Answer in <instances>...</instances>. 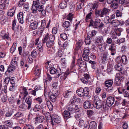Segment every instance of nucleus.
Wrapping results in <instances>:
<instances>
[{"label":"nucleus","instance_id":"1","mask_svg":"<svg viewBox=\"0 0 129 129\" xmlns=\"http://www.w3.org/2000/svg\"><path fill=\"white\" fill-rule=\"evenodd\" d=\"M55 36L52 35H49L48 33L44 35V38L42 40V42L45 43L46 42V45L47 47H51L54 43Z\"/></svg>","mask_w":129,"mask_h":129},{"label":"nucleus","instance_id":"2","mask_svg":"<svg viewBox=\"0 0 129 129\" xmlns=\"http://www.w3.org/2000/svg\"><path fill=\"white\" fill-rule=\"evenodd\" d=\"M77 64L78 65V70L81 72H83L86 69V65L85 62L83 61L82 58L80 57L77 60Z\"/></svg>","mask_w":129,"mask_h":129},{"label":"nucleus","instance_id":"3","mask_svg":"<svg viewBox=\"0 0 129 129\" xmlns=\"http://www.w3.org/2000/svg\"><path fill=\"white\" fill-rule=\"evenodd\" d=\"M95 103L94 106L96 109H99L102 108V110L103 112L106 111L107 110V107L106 104L103 105L102 102L100 101H94Z\"/></svg>","mask_w":129,"mask_h":129},{"label":"nucleus","instance_id":"4","mask_svg":"<svg viewBox=\"0 0 129 129\" xmlns=\"http://www.w3.org/2000/svg\"><path fill=\"white\" fill-rule=\"evenodd\" d=\"M40 4L39 0L37 1H34L32 6V12L33 13H36L37 12V10L42 8L43 5H39Z\"/></svg>","mask_w":129,"mask_h":129},{"label":"nucleus","instance_id":"5","mask_svg":"<svg viewBox=\"0 0 129 129\" xmlns=\"http://www.w3.org/2000/svg\"><path fill=\"white\" fill-rule=\"evenodd\" d=\"M83 53L82 56L84 60L88 61L89 60V57L88 55L89 54V50L88 47H85L83 49Z\"/></svg>","mask_w":129,"mask_h":129},{"label":"nucleus","instance_id":"6","mask_svg":"<svg viewBox=\"0 0 129 129\" xmlns=\"http://www.w3.org/2000/svg\"><path fill=\"white\" fill-rule=\"evenodd\" d=\"M0 36L3 39H5L7 41V42H10L11 41V39L9 36V34L5 33L4 31H2L0 34Z\"/></svg>","mask_w":129,"mask_h":129},{"label":"nucleus","instance_id":"7","mask_svg":"<svg viewBox=\"0 0 129 129\" xmlns=\"http://www.w3.org/2000/svg\"><path fill=\"white\" fill-rule=\"evenodd\" d=\"M115 99L112 96H109L106 100V104L109 107H111L114 103Z\"/></svg>","mask_w":129,"mask_h":129},{"label":"nucleus","instance_id":"8","mask_svg":"<svg viewBox=\"0 0 129 129\" xmlns=\"http://www.w3.org/2000/svg\"><path fill=\"white\" fill-rule=\"evenodd\" d=\"M5 123L6 125L0 126V129H9L7 126L11 127L13 124L12 122L10 120H7L5 122Z\"/></svg>","mask_w":129,"mask_h":129},{"label":"nucleus","instance_id":"9","mask_svg":"<svg viewBox=\"0 0 129 129\" xmlns=\"http://www.w3.org/2000/svg\"><path fill=\"white\" fill-rule=\"evenodd\" d=\"M116 45L113 44L110 46L109 49L112 55H114L116 53Z\"/></svg>","mask_w":129,"mask_h":129},{"label":"nucleus","instance_id":"10","mask_svg":"<svg viewBox=\"0 0 129 129\" xmlns=\"http://www.w3.org/2000/svg\"><path fill=\"white\" fill-rule=\"evenodd\" d=\"M51 119L52 120L51 121V122L52 125H54L52 120H53L55 123H59L61 121L60 117L57 115H55L54 116L52 119Z\"/></svg>","mask_w":129,"mask_h":129},{"label":"nucleus","instance_id":"11","mask_svg":"<svg viewBox=\"0 0 129 129\" xmlns=\"http://www.w3.org/2000/svg\"><path fill=\"white\" fill-rule=\"evenodd\" d=\"M70 115V113L67 111H64L63 113V116L64 119H66V121H69V119L70 121L72 120L71 116H69Z\"/></svg>","mask_w":129,"mask_h":129},{"label":"nucleus","instance_id":"12","mask_svg":"<svg viewBox=\"0 0 129 129\" xmlns=\"http://www.w3.org/2000/svg\"><path fill=\"white\" fill-rule=\"evenodd\" d=\"M25 103L27 105L28 109H30L31 107V104L32 103L31 97L30 96H29L25 100Z\"/></svg>","mask_w":129,"mask_h":129},{"label":"nucleus","instance_id":"13","mask_svg":"<svg viewBox=\"0 0 129 129\" xmlns=\"http://www.w3.org/2000/svg\"><path fill=\"white\" fill-rule=\"evenodd\" d=\"M49 98L53 102H54L56 100V98L55 95L51 92H49L48 94Z\"/></svg>","mask_w":129,"mask_h":129},{"label":"nucleus","instance_id":"14","mask_svg":"<svg viewBox=\"0 0 129 129\" xmlns=\"http://www.w3.org/2000/svg\"><path fill=\"white\" fill-rule=\"evenodd\" d=\"M38 23L36 21H34L30 24L29 28L31 30L36 29L38 27Z\"/></svg>","mask_w":129,"mask_h":129},{"label":"nucleus","instance_id":"15","mask_svg":"<svg viewBox=\"0 0 129 129\" xmlns=\"http://www.w3.org/2000/svg\"><path fill=\"white\" fill-rule=\"evenodd\" d=\"M98 51L100 52H102L104 51L106 47V46L105 44H101L98 45Z\"/></svg>","mask_w":129,"mask_h":129},{"label":"nucleus","instance_id":"16","mask_svg":"<svg viewBox=\"0 0 129 129\" xmlns=\"http://www.w3.org/2000/svg\"><path fill=\"white\" fill-rule=\"evenodd\" d=\"M110 11V9L108 8L104 7L101 11L100 14V17H102L105 15H106Z\"/></svg>","mask_w":129,"mask_h":129},{"label":"nucleus","instance_id":"17","mask_svg":"<svg viewBox=\"0 0 129 129\" xmlns=\"http://www.w3.org/2000/svg\"><path fill=\"white\" fill-rule=\"evenodd\" d=\"M91 106V103L89 101H85L83 104V107L84 108L86 109L91 108L92 107Z\"/></svg>","mask_w":129,"mask_h":129},{"label":"nucleus","instance_id":"18","mask_svg":"<svg viewBox=\"0 0 129 129\" xmlns=\"http://www.w3.org/2000/svg\"><path fill=\"white\" fill-rule=\"evenodd\" d=\"M120 23V22L119 20L116 19L114 20H112L110 22V24L112 26L116 27L118 26Z\"/></svg>","mask_w":129,"mask_h":129},{"label":"nucleus","instance_id":"19","mask_svg":"<svg viewBox=\"0 0 129 129\" xmlns=\"http://www.w3.org/2000/svg\"><path fill=\"white\" fill-rule=\"evenodd\" d=\"M23 13L22 12H20L17 15V18L19 23L22 24L23 23Z\"/></svg>","mask_w":129,"mask_h":129},{"label":"nucleus","instance_id":"20","mask_svg":"<svg viewBox=\"0 0 129 129\" xmlns=\"http://www.w3.org/2000/svg\"><path fill=\"white\" fill-rule=\"evenodd\" d=\"M115 69L118 71H120L122 70V63H119L115 65L114 66Z\"/></svg>","mask_w":129,"mask_h":129},{"label":"nucleus","instance_id":"21","mask_svg":"<svg viewBox=\"0 0 129 129\" xmlns=\"http://www.w3.org/2000/svg\"><path fill=\"white\" fill-rule=\"evenodd\" d=\"M16 8L13 7L10 9L7 13V15L10 17H12L14 15L15 13Z\"/></svg>","mask_w":129,"mask_h":129},{"label":"nucleus","instance_id":"22","mask_svg":"<svg viewBox=\"0 0 129 129\" xmlns=\"http://www.w3.org/2000/svg\"><path fill=\"white\" fill-rule=\"evenodd\" d=\"M97 124L94 121H92L89 123V127L91 129H95L97 127Z\"/></svg>","mask_w":129,"mask_h":129},{"label":"nucleus","instance_id":"23","mask_svg":"<svg viewBox=\"0 0 129 129\" xmlns=\"http://www.w3.org/2000/svg\"><path fill=\"white\" fill-rule=\"evenodd\" d=\"M37 122L40 123L42 122L45 120L44 117L42 116L36 117L35 118Z\"/></svg>","mask_w":129,"mask_h":129},{"label":"nucleus","instance_id":"24","mask_svg":"<svg viewBox=\"0 0 129 129\" xmlns=\"http://www.w3.org/2000/svg\"><path fill=\"white\" fill-rule=\"evenodd\" d=\"M17 58L16 57L13 58L12 59L11 64V65L14 66H17Z\"/></svg>","mask_w":129,"mask_h":129},{"label":"nucleus","instance_id":"25","mask_svg":"<svg viewBox=\"0 0 129 129\" xmlns=\"http://www.w3.org/2000/svg\"><path fill=\"white\" fill-rule=\"evenodd\" d=\"M60 66L62 68H64L66 67L67 63V61L65 58H62L60 60Z\"/></svg>","mask_w":129,"mask_h":129},{"label":"nucleus","instance_id":"26","mask_svg":"<svg viewBox=\"0 0 129 129\" xmlns=\"http://www.w3.org/2000/svg\"><path fill=\"white\" fill-rule=\"evenodd\" d=\"M113 83V81L112 80H109L105 81V85L106 87L111 86Z\"/></svg>","mask_w":129,"mask_h":129},{"label":"nucleus","instance_id":"27","mask_svg":"<svg viewBox=\"0 0 129 129\" xmlns=\"http://www.w3.org/2000/svg\"><path fill=\"white\" fill-rule=\"evenodd\" d=\"M67 4L66 1H62L59 5V7L61 9L65 8L67 6Z\"/></svg>","mask_w":129,"mask_h":129},{"label":"nucleus","instance_id":"28","mask_svg":"<svg viewBox=\"0 0 129 129\" xmlns=\"http://www.w3.org/2000/svg\"><path fill=\"white\" fill-rule=\"evenodd\" d=\"M84 90L83 88H80L76 91V93L79 96H83L84 95V94H83Z\"/></svg>","mask_w":129,"mask_h":129},{"label":"nucleus","instance_id":"29","mask_svg":"<svg viewBox=\"0 0 129 129\" xmlns=\"http://www.w3.org/2000/svg\"><path fill=\"white\" fill-rule=\"evenodd\" d=\"M43 6H42V8H41L38 9L39 11L40 12V15L42 17H44L45 16L46 12V11L43 9Z\"/></svg>","mask_w":129,"mask_h":129},{"label":"nucleus","instance_id":"30","mask_svg":"<svg viewBox=\"0 0 129 129\" xmlns=\"http://www.w3.org/2000/svg\"><path fill=\"white\" fill-rule=\"evenodd\" d=\"M27 108V106L24 103H22L19 107V109L21 111H24Z\"/></svg>","mask_w":129,"mask_h":129},{"label":"nucleus","instance_id":"31","mask_svg":"<svg viewBox=\"0 0 129 129\" xmlns=\"http://www.w3.org/2000/svg\"><path fill=\"white\" fill-rule=\"evenodd\" d=\"M21 93L24 95L23 99H24L25 97L28 94V92L27 91V89L25 87H23L22 91Z\"/></svg>","mask_w":129,"mask_h":129},{"label":"nucleus","instance_id":"32","mask_svg":"<svg viewBox=\"0 0 129 129\" xmlns=\"http://www.w3.org/2000/svg\"><path fill=\"white\" fill-rule=\"evenodd\" d=\"M46 104L49 110L51 111L53 108V105L49 101H48L46 102Z\"/></svg>","mask_w":129,"mask_h":129},{"label":"nucleus","instance_id":"33","mask_svg":"<svg viewBox=\"0 0 129 129\" xmlns=\"http://www.w3.org/2000/svg\"><path fill=\"white\" fill-rule=\"evenodd\" d=\"M101 20L99 19H96L94 22V24L95 28H98V26L100 23Z\"/></svg>","mask_w":129,"mask_h":129},{"label":"nucleus","instance_id":"34","mask_svg":"<svg viewBox=\"0 0 129 129\" xmlns=\"http://www.w3.org/2000/svg\"><path fill=\"white\" fill-rule=\"evenodd\" d=\"M16 47V43H13V45L10 49V52L12 53L15 51Z\"/></svg>","mask_w":129,"mask_h":129},{"label":"nucleus","instance_id":"35","mask_svg":"<svg viewBox=\"0 0 129 129\" xmlns=\"http://www.w3.org/2000/svg\"><path fill=\"white\" fill-rule=\"evenodd\" d=\"M71 92L69 90H67L63 93V95L64 97L68 98L71 95Z\"/></svg>","mask_w":129,"mask_h":129},{"label":"nucleus","instance_id":"36","mask_svg":"<svg viewBox=\"0 0 129 129\" xmlns=\"http://www.w3.org/2000/svg\"><path fill=\"white\" fill-rule=\"evenodd\" d=\"M123 31V29L121 28H119L116 29L115 34L118 36L121 35V33Z\"/></svg>","mask_w":129,"mask_h":129},{"label":"nucleus","instance_id":"37","mask_svg":"<svg viewBox=\"0 0 129 129\" xmlns=\"http://www.w3.org/2000/svg\"><path fill=\"white\" fill-rule=\"evenodd\" d=\"M88 36L89 37H93L96 35V31L95 30H92L91 32H87Z\"/></svg>","mask_w":129,"mask_h":129},{"label":"nucleus","instance_id":"38","mask_svg":"<svg viewBox=\"0 0 129 129\" xmlns=\"http://www.w3.org/2000/svg\"><path fill=\"white\" fill-rule=\"evenodd\" d=\"M34 58L30 55H29L27 56V61L29 63H31L33 62Z\"/></svg>","mask_w":129,"mask_h":129},{"label":"nucleus","instance_id":"39","mask_svg":"<svg viewBox=\"0 0 129 129\" xmlns=\"http://www.w3.org/2000/svg\"><path fill=\"white\" fill-rule=\"evenodd\" d=\"M8 5V4L7 2L6 4H0V9L5 10L7 7Z\"/></svg>","mask_w":129,"mask_h":129},{"label":"nucleus","instance_id":"40","mask_svg":"<svg viewBox=\"0 0 129 129\" xmlns=\"http://www.w3.org/2000/svg\"><path fill=\"white\" fill-rule=\"evenodd\" d=\"M103 41V38L102 36H99L96 40V42L97 43H101Z\"/></svg>","mask_w":129,"mask_h":129},{"label":"nucleus","instance_id":"41","mask_svg":"<svg viewBox=\"0 0 129 129\" xmlns=\"http://www.w3.org/2000/svg\"><path fill=\"white\" fill-rule=\"evenodd\" d=\"M92 14V12H90L87 14L86 16L85 20L86 22H88V20L91 19V15Z\"/></svg>","mask_w":129,"mask_h":129},{"label":"nucleus","instance_id":"42","mask_svg":"<svg viewBox=\"0 0 129 129\" xmlns=\"http://www.w3.org/2000/svg\"><path fill=\"white\" fill-rule=\"evenodd\" d=\"M127 48V46L126 44H124L122 45L121 47V51L123 52H124L126 51Z\"/></svg>","mask_w":129,"mask_h":129},{"label":"nucleus","instance_id":"43","mask_svg":"<svg viewBox=\"0 0 129 129\" xmlns=\"http://www.w3.org/2000/svg\"><path fill=\"white\" fill-rule=\"evenodd\" d=\"M83 90H84L83 91L84 96H87L89 94V90L88 88L85 87L83 88Z\"/></svg>","mask_w":129,"mask_h":129},{"label":"nucleus","instance_id":"44","mask_svg":"<svg viewBox=\"0 0 129 129\" xmlns=\"http://www.w3.org/2000/svg\"><path fill=\"white\" fill-rule=\"evenodd\" d=\"M23 114L21 112H18L14 115V117L15 118H17L23 116Z\"/></svg>","mask_w":129,"mask_h":129},{"label":"nucleus","instance_id":"45","mask_svg":"<svg viewBox=\"0 0 129 129\" xmlns=\"http://www.w3.org/2000/svg\"><path fill=\"white\" fill-rule=\"evenodd\" d=\"M104 21L106 23H110L111 21L110 19V17L109 16H106L104 18Z\"/></svg>","mask_w":129,"mask_h":129},{"label":"nucleus","instance_id":"46","mask_svg":"<svg viewBox=\"0 0 129 129\" xmlns=\"http://www.w3.org/2000/svg\"><path fill=\"white\" fill-rule=\"evenodd\" d=\"M47 77L45 79V81L46 82H50L52 80V78L51 76L48 74H47Z\"/></svg>","mask_w":129,"mask_h":129},{"label":"nucleus","instance_id":"47","mask_svg":"<svg viewBox=\"0 0 129 129\" xmlns=\"http://www.w3.org/2000/svg\"><path fill=\"white\" fill-rule=\"evenodd\" d=\"M70 23L68 21H66L63 24L62 26L64 27L68 28L70 26Z\"/></svg>","mask_w":129,"mask_h":129},{"label":"nucleus","instance_id":"48","mask_svg":"<svg viewBox=\"0 0 129 129\" xmlns=\"http://www.w3.org/2000/svg\"><path fill=\"white\" fill-rule=\"evenodd\" d=\"M121 59L123 63L124 64H125L127 62L128 60L126 57L125 56H122L121 57Z\"/></svg>","mask_w":129,"mask_h":129},{"label":"nucleus","instance_id":"49","mask_svg":"<svg viewBox=\"0 0 129 129\" xmlns=\"http://www.w3.org/2000/svg\"><path fill=\"white\" fill-rule=\"evenodd\" d=\"M73 13L72 12L68 14L67 17V19L69 20L71 22L72 21V18H73Z\"/></svg>","mask_w":129,"mask_h":129},{"label":"nucleus","instance_id":"50","mask_svg":"<svg viewBox=\"0 0 129 129\" xmlns=\"http://www.w3.org/2000/svg\"><path fill=\"white\" fill-rule=\"evenodd\" d=\"M16 66H14L11 65V64L9 66L8 68L7 71L9 72H11V71H13L15 70V67Z\"/></svg>","mask_w":129,"mask_h":129},{"label":"nucleus","instance_id":"51","mask_svg":"<svg viewBox=\"0 0 129 129\" xmlns=\"http://www.w3.org/2000/svg\"><path fill=\"white\" fill-rule=\"evenodd\" d=\"M34 100L38 102L39 104H41L43 101V99L41 97H39L35 98Z\"/></svg>","mask_w":129,"mask_h":129},{"label":"nucleus","instance_id":"52","mask_svg":"<svg viewBox=\"0 0 129 129\" xmlns=\"http://www.w3.org/2000/svg\"><path fill=\"white\" fill-rule=\"evenodd\" d=\"M41 110L40 107V105L37 104L36 105L34 108L33 110L35 112L39 111Z\"/></svg>","mask_w":129,"mask_h":129},{"label":"nucleus","instance_id":"53","mask_svg":"<svg viewBox=\"0 0 129 129\" xmlns=\"http://www.w3.org/2000/svg\"><path fill=\"white\" fill-rule=\"evenodd\" d=\"M118 6V3L115 1L114 3L112 4L110 6L111 8L114 9H116L117 8Z\"/></svg>","mask_w":129,"mask_h":129},{"label":"nucleus","instance_id":"54","mask_svg":"<svg viewBox=\"0 0 129 129\" xmlns=\"http://www.w3.org/2000/svg\"><path fill=\"white\" fill-rule=\"evenodd\" d=\"M62 74L63 76H61L60 77L61 79L63 80H64L66 78L67 76L69 74V73L68 72H66L65 73H63Z\"/></svg>","mask_w":129,"mask_h":129},{"label":"nucleus","instance_id":"55","mask_svg":"<svg viewBox=\"0 0 129 129\" xmlns=\"http://www.w3.org/2000/svg\"><path fill=\"white\" fill-rule=\"evenodd\" d=\"M115 13L117 17H122V13L121 11L117 10L116 11Z\"/></svg>","mask_w":129,"mask_h":129},{"label":"nucleus","instance_id":"56","mask_svg":"<svg viewBox=\"0 0 129 129\" xmlns=\"http://www.w3.org/2000/svg\"><path fill=\"white\" fill-rule=\"evenodd\" d=\"M55 74H56V77H58L61 74V70L60 69H58L56 70Z\"/></svg>","mask_w":129,"mask_h":129},{"label":"nucleus","instance_id":"57","mask_svg":"<svg viewBox=\"0 0 129 129\" xmlns=\"http://www.w3.org/2000/svg\"><path fill=\"white\" fill-rule=\"evenodd\" d=\"M50 90L48 87H45V86H44V93L45 96L46 95L47 93L48 94L49 92H50Z\"/></svg>","mask_w":129,"mask_h":129},{"label":"nucleus","instance_id":"58","mask_svg":"<svg viewBox=\"0 0 129 129\" xmlns=\"http://www.w3.org/2000/svg\"><path fill=\"white\" fill-rule=\"evenodd\" d=\"M60 38L64 40H66L67 38V34L64 33H62L60 35Z\"/></svg>","mask_w":129,"mask_h":129},{"label":"nucleus","instance_id":"59","mask_svg":"<svg viewBox=\"0 0 129 129\" xmlns=\"http://www.w3.org/2000/svg\"><path fill=\"white\" fill-rule=\"evenodd\" d=\"M84 79H85V81L84 82V83H87L88 80L90 76L88 74H85L84 75Z\"/></svg>","mask_w":129,"mask_h":129},{"label":"nucleus","instance_id":"60","mask_svg":"<svg viewBox=\"0 0 129 129\" xmlns=\"http://www.w3.org/2000/svg\"><path fill=\"white\" fill-rule=\"evenodd\" d=\"M116 41L117 43L118 44H120L121 43L124 42H125V39L124 38H123L121 39H118Z\"/></svg>","mask_w":129,"mask_h":129},{"label":"nucleus","instance_id":"61","mask_svg":"<svg viewBox=\"0 0 129 129\" xmlns=\"http://www.w3.org/2000/svg\"><path fill=\"white\" fill-rule=\"evenodd\" d=\"M38 49L40 51H42L43 50V45L41 43H39L37 45Z\"/></svg>","mask_w":129,"mask_h":129},{"label":"nucleus","instance_id":"62","mask_svg":"<svg viewBox=\"0 0 129 129\" xmlns=\"http://www.w3.org/2000/svg\"><path fill=\"white\" fill-rule=\"evenodd\" d=\"M94 113L93 111L90 110H88L87 111V114L88 117L91 116Z\"/></svg>","mask_w":129,"mask_h":129},{"label":"nucleus","instance_id":"63","mask_svg":"<svg viewBox=\"0 0 129 129\" xmlns=\"http://www.w3.org/2000/svg\"><path fill=\"white\" fill-rule=\"evenodd\" d=\"M106 90L109 93L112 92L113 91V88L111 86L108 87L106 89Z\"/></svg>","mask_w":129,"mask_h":129},{"label":"nucleus","instance_id":"64","mask_svg":"<svg viewBox=\"0 0 129 129\" xmlns=\"http://www.w3.org/2000/svg\"><path fill=\"white\" fill-rule=\"evenodd\" d=\"M85 42L86 44L89 45L90 43V39L89 37L87 36L85 39Z\"/></svg>","mask_w":129,"mask_h":129}]
</instances>
